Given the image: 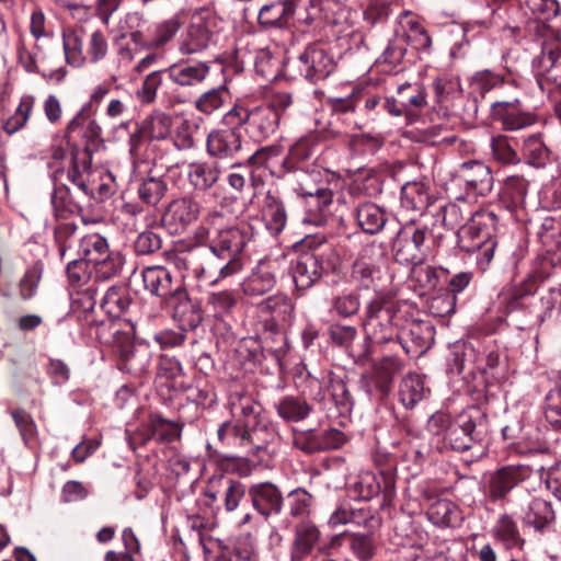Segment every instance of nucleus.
Instances as JSON below:
<instances>
[{
	"label": "nucleus",
	"instance_id": "8fccbe9b",
	"mask_svg": "<svg viewBox=\"0 0 561 561\" xmlns=\"http://www.w3.org/2000/svg\"><path fill=\"white\" fill-rule=\"evenodd\" d=\"M218 439L228 446L244 449L248 453L249 440L247 426L241 423L224 422L217 431Z\"/></svg>",
	"mask_w": 561,
	"mask_h": 561
},
{
	"label": "nucleus",
	"instance_id": "cd10ccee",
	"mask_svg": "<svg viewBox=\"0 0 561 561\" xmlns=\"http://www.w3.org/2000/svg\"><path fill=\"white\" fill-rule=\"evenodd\" d=\"M434 340L433 327L423 321L412 322L408 331H403L402 347L407 353L423 354Z\"/></svg>",
	"mask_w": 561,
	"mask_h": 561
},
{
	"label": "nucleus",
	"instance_id": "6e6d98bb",
	"mask_svg": "<svg viewBox=\"0 0 561 561\" xmlns=\"http://www.w3.org/2000/svg\"><path fill=\"white\" fill-rule=\"evenodd\" d=\"M490 147L495 161L502 164H517L520 162V158L511 145L508 137L504 135L493 136Z\"/></svg>",
	"mask_w": 561,
	"mask_h": 561
},
{
	"label": "nucleus",
	"instance_id": "49530a36",
	"mask_svg": "<svg viewBox=\"0 0 561 561\" xmlns=\"http://www.w3.org/2000/svg\"><path fill=\"white\" fill-rule=\"evenodd\" d=\"M539 66L548 81L561 85V49L559 46H543Z\"/></svg>",
	"mask_w": 561,
	"mask_h": 561
},
{
	"label": "nucleus",
	"instance_id": "393cba45",
	"mask_svg": "<svg viewBox=\"0 0 561 561\" xmlns=\"http://www.w3.org/2000/svg\"><path fill=\"white\" fill-rule=\"evenodd\" d=\"M317 386L318 392L313 394V399L323 402L327 400V392L330 394L335 405L350 408L352 405V396L347 389L345 381L337 375L329 373L324 381L325 391H322L320 382L314 379L311 387Z\"/></svg>",
	"mask_w": 561,
	"mask_h": 561
},
{
	"label": "nucleus",
	"instance_id": "4be33fe9",
	"mask_svg": "<svg viewBox=\"0 0 561 561\" xmlns=\"http://www.w3.org/2000/svg\"><path fill=\"white\" fill-rule=\"evenodd\" d=\"M221 167L216 161H196L187 167V180L197 192L209 191L220 179Z\"/></svg>",
	"mask_w": 561,
	"mask_h": 561
},
{
	"label": "nucleus",
	"instance_id": "4d7b16f0",
	"mask_svg": "<svg viewBox=\"0 0 561 561\" xmlns=\"http://www.w3.org/2000/svg\"><path fill=\"white\" fill-rule=\"evenodd\" d=\"M206 304L213 310L215 317L221 318L236 307L237 296L231 290L211 291Z\"/></svg>",
	"mask_w": 561,
	"mask_h": 561
},
{
	"label": "nucleus",
	"instance_id": "a18cd8bd",
	"mask_svg": "<svg viewBox=\"0 0 561 561\" xmlns=\"http://www.w3.org/2000/svg\"><path fill=\"white\" fill-rule=\"evenodd\" d=\"M229 91L225 85L213 88L196 99L195 108L205 115H211L220 110L229 101Z\"/></svg>",
	"mask_w": 561,
	"mask_h": 561
},
{
	"label": "nucleus",
	"instance_id": "a878e982",
	"mask_svg": "<svg viewBox=\"0 0 561 561\" xmlns=\"http://www.w3.org/2000/svg\"><path fill=\"white\" fill-rule=\"evenodd\" d=\"M320 539V530L310 522H302L296 526L295 538L290 551L293 561H304L311 554Z\"/></svg>",
	"mask_w": 561,
	"mask_h": 561
},
{
	"label": "nucleus",
	"instance_id": "79ce46f5",
	"mask_svg": "<svg viewBox=\"0 0 561 561\" xmlns=\"http://www.w3.org/2000/svg\"><path fill=\"white\" fill-rule=\"evenodd\" d=\"M168 192V183L162 176H147L138 185L140 201L148 206H157Z\"/></svg>",
	"mask_w": 561,
	"mask_h": 561
},
{
	"label": "nucleus",
	"instance_id": "c9c22d12",
	"mask_svg": "<svg viewBox=\"0 0 561 561\" xmlns=\"http://www.w3.org/2000/svg\"><path fill=\"white\" fill-rule=\"evenodd\" d=\"M93 264V278L95 282L108 280L117 276L124 265V257L117 251H107L106 254L94 259Z\"/></svg>",
	"mask_w": 561,
	"mask_h": 561
},
{
	"label": "nucleus",
	"instance_id": "603ef678",
	"mask_svg": "<svg viewBox=\"0 0 561 561\" xmlns=\"http://www.w3.org/2000/svg\"><path fill=\"white\" fill-rule=\"evenodd\" d=\"M55 240L58 244L59 255L61 259L71 256L76 253L80 238L77 237V226L72 222H64L55 229Z\"/></svg>",
	"mask_w": 561,
	"mask_h": 561
},
{
	"label": "nucleus",
	"instance_id": "72a5a7b5",
	"mask_svg": "<svg viewBox=\"0 0 561 561\" xmlns=\"http://www.w3.org/2000/svg\"><path fill=\"white\" fill-rule=\"evenodd\" d=\"M280 419L286 422H299L309 416L312 407L305 400L295 396H285L275 403Z\"/></svg>",
	"mask_w": 561,
	"mask_h": 561
},
{
	"label": "nucleus",
	"instance_id": "4c0bfd02",
	"mask_svg": "<svg viewBox=\"0 0 561 561\" xmlns=\"http://www.w3.org/2000/svg\"><path fill=\"white\" fill-rule=\"evenodd\" d=\"M430 205V194L425 184L407 183L401 190V206L408 210L422 213Z\"/></svg>",
	"mask_w": 561,
	"mask_h": 561
},
{
	"label": "nucleus",
	"instance_id": "b1692460",
	"mask_svg": "<svg viewBox=\"0 0 561 561\" xmlns=\"http://www.w3.org/2000/svg\"><path fill=\"white\" fill-rule=\"evenodd\" d=\"M209 69V66L203 61L180 62L170 66L165 72L173 83L180 87H194L208 77Z\"/></svg>",
	"mask_w": 561,
	"mask_h": 561
},
{
	"label": "nucleus",
	"instance_id": "e433bc0d",
	"mask_svg": "<svg viewBox=\"0 0 561 561\" xmlns=\"http://www.w3.org/2000/svg\"><path fill=\"white\" fill-rule=\"evenodd\" d=\"M257 309L263 314H271L276 321L287 322L291 319L294 306L288 296L275 294L259 302Z\"/></svg>",
	"mask_w": 561,
	"mask_h": 561
},
{
	"label": "nucleus",
	"instance_id": "864d4df0",
	"mask_svg": "<svg viewBox=\"0 0 561 561\" xmlns=\"http://www.w3.org/2000/svg\"><path fill=\"white\" fill-rule=\"evenodd\" d=\"M150 435L148 438H154L159 443H170L181 435V427L160 415H151L149 422Z\"/></svg>",
	"mask_w": 561,
	"mask_h": 561
},
{
	"label": "nucleus",
	"instance_id": "a211bd4d",
	"mask_svg": "<svg viewBox=\"0 0 561 561\" xmlns=\"http://www.w3.org/2000/svg\"><path fill=\"white\" fill-rule=\"evenodd\" d=\"M219 492H221L226 512L233 513L240 507V504L244 500L247 488L238 480L220 478L208 484L205 490V496L211 501H216Z\"/></svg>",
	"mask_w": 561,
	"mask_h": 561
},
{
	"label": "nucleus",
	"instance_id": "bf43d9fd",
	"mask_svg": "<svg viewBox=\"0 0 561 561\" xmlns=\"http://www.w3.org/2000/svg\"><path fill=\"white\" fill-rule=\"evenodd\" d=\"M50 199L56 217H64L67 213H72L77 208V203L65 184L55 183Z\"/></svg>",
	"mask_w": 561,
	"mask_h": 561
},
{
	"label": "nucleus",
	"instance_id": "e2e57ef3",
	"mask_svg": "<svg viewBox=\"0 0 561 561\" xmlns=\"http://www.w3.org/2000/svg\"><path fill=\"white\" fill-rule=\"evenodd\" d=\"M398 95L405 110L420 108L426 104V94L419 84L403 83L398 87Z\"/></svg>",
	"mask_w": 561,
	"mask_h": 561
},
{
	"label": "nucleus",
	"instance_id": "052dcab7",
	"mask_svg": "<svg viewBox=\"0 0 561 561\" xmlns=\"http://www.w3.org/2000/svg\"><path fill=\"white\" fill-rule=\"evenodd\" d=\"M68 257L70 259L67 265L68 279L72 286L80 288L93 277V271H89L91 263L79 256Z\"/></svg>",
	"mask_w": 561,
	"mask_h": 561
},
{
	"label": "nucleus",
	"instance_id": "0e129e2a",
	"mask_svg": "<svg viewBox=\"0 0 561 561\" xmlns=\"http://www.w3.org/2000/svg\"><path fill=\"white\" fill-rule=\"evenodd\" d=\"M181 23L176 16L170 18L159 24L154 28V34L150 38V46L159 48L170 42L178 31L180 30Z\"/></svg>",
	"mask_w": 561,
	"mask_h": 561
},
{
	"label": "nucleus",
	"instance_id": "6ab92c4d",
	"mask_svg": "<svg viewBox=\"0 0 561 561\" xmlns=\"http://www.w3.org/2000/svg\"><path fill=\"white\" fill-rule=\"evenodd\" d=\"M214 39L210 21L193 22L182 35L179 50L184 55L197 54L206 49Z\"/></svg>",
	"mask_w": 561,
	"mask_h": 561
},
{
	"label": "nucleus",
	"instance_id": "f3484780",
	"mask_svg": "<svg viewBox=\"0 0 561 561\" xmlns=\"http://www.w3.org/2000/svg\"><path fill=\"white\" fill-rule=\"evenodd\" d=\"M253 507L264 517L278 515L283 508V495L272 482H261L249 488Z\"/></svg>",
	"mask_w": 561,
	"mask_h": 561
},
{
	"label": "nucleus",
	"instance_id": "5701e85b",
	"mask_svg": "<svg viewBox=\"0 0 561 561\" xmlns=\"http://www.w3.org/2000/svg\"><path fill=\"white\" fill-rule=\"evenodd\" d=\"M520 518L525 526L541 531L554 522L556 514L551 503L540 497H534L522 508Z\"/></svg>",
	"mask_w": 561,
	"mask_h": 561
},
{
	"label": "nucleus",
	"instance_id": "9d476101",
	"mask_svg": "<svg viewBox=\"0 0 561 561\" xmlns=\"http://www.w3.org/2000/svg\"><path fill=\"white\" fill-rule=\"evenodd\" d=\"M454 178L466 186L468 192L486 196L493 188L494 179L489 165L479 160L465 161L454 171Z\"/></svg>",
	"mask_w": 561,
	"mask_h": 561
},
{
	"label": "nucleus",
	"instance_id": "2eb2a0df",
	"mask_svg": "<svg viewBox=\"0 0 561 561\" xmlns=\"http://www.w3.org/2000/svg\"><path fill=\"white\" fill-rule=\"evenodd\" d=\"M491 115L507 131H517L537 122L534 113L520 108L518 100L494 102L491 105Z\"/></svg>",
	"mask_w": 561,
	"mask_h": 561
},
{
	"label": "nucleus",
	"instance_id": "de8ad7c7",
	"mask_svg": "<svg viewBox=\"0 0 561 561\" xmlns=\"http://www.w3.org/2000/svg\"><path fill=\"white\" fill-rule=\"evenodd\" d=\"M131 299L125 288L111 287L101 301V308L111 317H119L127 311Z\"/></svg>",
	"mask_w": 561,
	"mask_h": 561
},
{
	"label": "nucleus",
	"instance_id": "4468645a",
	"mask_svg": "<svg viewBox=\"0 0 561 561\" xmlns=\"http://www.w3.org/2000/svg\"><path fill=\"white\" fill-rule=\"evenodd\" d=\"M386 261V250L380 243L365 245L359 257L354 262L351 277L354 282L368 287L378 276L380 266Z\"/></svg>",
	"mask_w": 561,
	"mask_h": 561
},
{
	"label": "nucleus",
	"instance_id": "0eeeda50",
	"mask_svg": "<svg viewBox=\"0 0 561 561\" xmlns=\"http://www.w3.org/2000/svg\"><path fill=\"white\" fill-rule=\"evenodd\" d=\"M310 178L304 175L298 182L296 192L305 198V216L302 222L313 226H322L328 220L329 207L333 201V193L328 187L309 190Z\"/></svg>",
	"mask_w": 561,
	"mask_h": 561
},
{
	"label": "nucleus",
	"instance_id": "3c124183",
	"mask_svg": "<svg viewBox=\"0 0 561 561\" xmlns=\"http://www.w3.org/2000/svg\"><path fill=\"white\" fill-rule=\"evenodd\" d=\"M62 39L66 61L73 67L82 66L85 61L82 30H71L64 33Z\"/></svg>",
	"mask_w": 561,
	"mask_h": 561
},
{
	"label": "nucleus",
	"instance_id": "ea45409f",
	"mask_svg": "<svg viewBox=\"0 0 561 561\" xmlns=\"http://www.w3.org/2000/svg\"><path fill=\"white\" fill-rule=\"evenodd\" d=\"M522 152L527 162L536 168L545 167L550 158V150L540 134L527 136L523 141Z\"/></svg>",
	"mask_w": 561,
	"mask_h": 561
},
{
	"label": "nucleus",
	"instance_id": "ddd939ff",
	"mask_svg": "<svg viewBox=\"0 0 561 561\" xmlns=\"http://www.w3.org/2000/svg\"><path fill=\"white\" fill-rule=\"evenodd\" d=\"M528 471L522 466H505L490 473L484 480V494L491 502L505 499V496L522 481Z\"/></svg>",
	"mask_w": 561,
	"mask_h": 561
},
{
	"label": "nucleus",
	"instance_id": "774afa93",
	"mask_svg": "<svg viewBox=\"0 0 561 561\" xmlns=\"http://www.w3.org/2000/svg\"><path fill=\"white\" fill-rule=\"evenodd\" d=\"M433 89L438 103L449 100L460 91L458 78L438 77L433 82Z\"/></svg>",
	"mask_w": 561,
	"mask_h": 561
},
{
	"label": "nucleus",
	"instance_id": "1a4fd4ad",
	"mask_svg": "<svg viewBox=\"0 0 561 561\" xmlns=\"http://www.w3.org/2000/svg\"><path fill=\"white\" fill-rule=\"evenodd\" d=\"M285 259L265 257L261 260L251 275L243 282L247 296H262L274 288L277 276L285 270Z\"/></svg>",
	"mask_w": 561,
	"mask_h": 561
},
{
	"label": "nucleus",
	"instance_id": "f704fd0d",
	"mask_svg": "<svg viewBox=\"0 0 561 561\" xmlns=\"http://www.w3.org/2000/svg\"><path fill=\"white\" fill-rule=\"evenodd\" d=\"M356 219L359 227L370 234L379 232L387 222L383 209L373 203L359 205L356 211Z\"/></svg>",
	"mask_w": 561,
	"mask_h": 561
},
{
	"label": "nucleus",
	"instance_id": "69168bd1",
	"mask_svg": "<svg viewBox=\"0 0 561 561\" xmlns=\"http://www.w3.org/2000/svg\"><path fill=\"white\" fill-rule=\"evenodd\" d=\"M545 417L556 430H561V389L553 388L546 394Z\"/></svg>",
	"mask_w": 561,
	"mask_h": 561
},
{
	"label": "nucleus",
	"instance_id": "13d9d810",
	"mask_svg": "<svg viewBox=\"0 0 561 561\" xmlns=\"http://www.w3.org/2000/svg\"><path fill=\"white\" fill-rule=\"evenodd\" d=\"M67 179L84 195L89 194L88 181L90 167L87 158L75 157L71 167L66 172Z\"/></svg>",
	"mask_w": 561,
	"mask_h": 561
},
{
	"label": "nucleus",
	"instance_id": "9b49d317",
	"mask_svg": "<svg viewBox=\"0 0 561 561\" xmlns=\"http://www.w3.org/2000/svg\"><path fill=\"white\" fill-rule=\"evenodd\" d=\"M201 209V204L192 197H179L167 206L162 224L171 233H182L198 219Z\"/></svg>",
	"mask_w": 561,
	"mask_h": 561
},
{
	"label": "nucleus",
	"instance_id": "39448f33",
	"mask_svg": "<svg viewBox=\"0 0 561 561\" xmlns=\"http://www.w3.org/2000/svg\"><path fill=\"white\" fill-rule=\"evenodd\" d=\"M393 316L392 307L382 297L371 299L366 306L363 321L366 339L375 345L393 342L398 336L392 323Z\"/></svg>",
	"mask_w": 561,
	"mask_h": 561
},
{
	"label": "nucleus",
	"instance_id": "20e7f679",
	"mask_svg": "<svg viewBox=\"0 0 561 561\" xmlns=\"http://www.w3.org/2000/svg\"><path fill=\"white\" fill-rule=\"evenodd\" d=\"M228 125L245 126V133L255 141L274 135L279 125V113L272 106L260 105L252 108L236 105L225 115Z\"/></svg>",
	"mask_w": 561,
	"mask_h": 561
},
{
	"label": "nucleus",
	"instance_id": "37998d69",
	"mask_svg": "<svg viewBox=\"0 0 561 561\" xmlns=\"http://www.w3.org/2000/svg\"><path fill=\"white\" fill-rule=\"evenodd\" d=\"M108 250V243L104 237L99 233H91L80 237L76 253H72L71 256H79L92 263L94 259L106 254Z\"/></svg>",
	"mask_w": 561,
	"mask_h": 561
},
{
	"label": "nucleus",
	"instance_id": "c03bdc74",
	"mask_svg": "<svg viewBox=\"0 0 561 561\" xmlns=\"http://www.w3.org/2000/svg\"><path fill=\"white\" fill-rule=\"evenodd\" d=\"M424 383L419 375L410 374L401 380L399 387V398L401 403L407 409H412L424 398Z\"/></svg>",
	"mask_w": 561,
	"mask_h": 561
},
{
	"label": "nucleus",
	"instance_id": "2f4dec72",
	"mask_svg": "<svg viewBox=\"0 0 561 561\" xmlns=\"http://www.w3.org/2000/svg\"><path fill=\"white\" fill-rule=\"evenodd\" d=\"M492 535L507 550L522 549L525 545V539L522 537L516 522L508 514L499 516L493 526Z\"/></svg>",
	"mask_w": 561,
	"mask_h": 561
},
{
	"label": "nucleus",
	"instance_id": "58836bf2",
	"mask_svg": "<svg viewBox=\"0 0 561 561\" xmlns=\"http://www.w3.org/2000/svg\"><path fill=\"white\" fill-rule=\"evenodd\" d=\"M428 519L436 526H454L459 519L458 507L449 500L438 499L427 508Z\"/></svg>",
	"mask_w": 561,
	"mask_h": 561
},
{
	"label": "nucleus",
	"instance_id": "412c9836",
	"mask_svg": "<svg viewBox=\"0 0 561 561\" xmlns=\"http://www.w3.org/2000/svg\"><path fill=\"white\" fill-rule=\"evenodd\" d=\"M480 438V432L472 417L461 414L457 422L447 428L445 440L457 451L468 450Z\"/></svg>",
	"mask_w": 561,
	"mask_h": 561
},
{
	"label": "nucleus",
	"instance_id": "f257e3e1",
	"mask_svg": "<svg viewBox=\"0 0 561 561\" xmlns=\"http://www.w3.org/2000/svg\"><path fill=\"white\" fill-rule=\"evenodd\" d=\"M145 288L154 296L161 297L174 310V317L183 327L197 328L203 321L201 309L193 305L186 291L180 286H173L171 273L162 266L146 267L141 272Z\"/></svg>",
	"mask_w": 561,
	"mask_h": 561
},
{
	"label": "nucleus",
	"instance_id": "c85d7f7f",
	"mask_svg": "<svg viewBox=\"0 0 561 561\" xmlns=\"http://www.w3.org/2000/svg\"><path fill=\"white\" fill-rule=\"evenodd\" d=\"M89 112V105H83L68 123L65 130V138L70 140L76 135L87 141H94L100 138L102 128L95 119L90 117Z\"/></svg>",
	"mask_w": 561,
	"mask_h": 561
},
{
	"label": "nucleus",
	"instance_id": "c756f323",
	"mask_svg": "<svg viewBox=\"0 0 561 561\" xmlns=\"http://www.w3.org/2000/svg\"><path fill=\"white\" fill-rule=\"evenodd\" d=\"M262 216L265 220L266 229L273 234H279L287 222V213L279 197L267 192L262 206Z\"/></svg>",
	"mask_w": 561,
	"mask_h": 561
},
{
	"label": "nucleus",
	"instance_id": "680f3d73",
	"mask_svg": "<svg viewBox=\"0 0 561 561\" xmlns=\"http://www.w3.org/2000/svg\"><path fill=\"white\" fill-rule=\"evenodd\" d=\"M289 514L293 517L308 516L312 505V495L302 488L290 491L287 495Z\"/></svg>",
	"mask_w": 561,
	"mask_h": 561
},
{
	"label": "nucleus",
	"instance_id": "09e8293b",
	"mask_svg": "<svg viewBox=\"0 0 561 561\" xmlns=\"http://www.w3.org/2000/svg\"><path fill=\"white\" fill-rule=\"evenodd\" d=\"M35 105V98L33 95H23L20 100V103L15 110V112L3 122L2 128L8 135H13L14 133L22 129L27 123L30 115Z\"/></svg>",
	"mask_w": 561,
	"mask_h": 561
},
{
	"label": "nucleus",
	"instance_id": "423d86ee",
	"mask_svg": "<svg viewBox=\"0 0 561 561\" xmlns=\"http://www.w3.org/2000/svg\"><path fill=\"white\" fill-rule=\"evenodd\" d=\"M428 229L412 222L402 227L393 241L392 250L400 264H419L424 259V247Z\"/></svg>",
	"mask_w": 561,
	"mask_h": 561
},
{
	"label": "nucleus",
	"instance_id": "5fc2aeb1",
	"mask_svg": "<svg viewBox=\"0 0 561 561\" xmlns=\"http://www.w3.org/2000/svg\"><path fill=\"white\" fill-rule=\"evenodd\" d=\"M134 324H129L126 330L119 329L116 325L111 328V345L124 360H128L134 354Z\"/></svg>",
	"mask_w": 561,
	"mask_h": 561
},
{
	"label": "nucleus",
	"instance_id": "bb28decb",
	"mask_svg": "<svg viewBox=\"0 0 561 561\" xmlns=\"http://www.w3.org/2000/svg\"><path fill=\"white\" fill-rule=\"evenodd\" d=\"M228 405L234 421L244 426L262 419L261 405L250 394L233 392Z\"/></svg>",
	"mask_w": 561,
	"mask_h": 561
},
{
	"label": "nucleus",
	"instance_id": "338daca9",
	"mask_svg": "<svg viewBox=\"0 0 561 561\" xmlns=\"http://www.w3.org/2000/svg\"><path fill=\"white\" fill-rule=\"evenodd\" d=\"M527 191L528 182L520 175H511L504 181L503 194L515 205L524 202Z\"/></svg>",
	"mask_w": 561,
	"mask_h": 561
},
{
	"label": "nucleus",
	"instance_id": "473e14b6",
	"mask_svg": "<svg viewBox=\"0 0 561 561\" xmlns=\"http://www.w3.org/2000/svg\"><path fill=\"white\" fill-rule=\"evenodd\" d=\"M202 255L209 256V253L205 248L192 245L187 250L174 254L173 263L178 268L192 270L195 277L202 278L209 270L215 267L213 259L208 260L205 265L198 263L197 259Z\"/></svg>",
	"mask_w": 561,
	"mask_h": 561
},
{
	"label": "nucleus",
	"instance_id": "7ed1b4c3",
	"mask_svg": "<svg viewBox=\"0 0 561 561\" xmlns=\"http://www.w3.org/2000/svg\"><path fill=\"white\" fill-rule=\"evenodd\" d=\"M497 217L488 210L476 211L458 230V245L468 253H478V264L485 268L497 245L494 239Z\"/></svg>",
	"mask_w": 561,
	"mask_h": 561
},
{
	"label": "nucleus",
	"instance_id": "dca6fc26",
	"mask_svg": "<svg viewBox=\"0 0 561 561\" xmlns=\"http://www.w3.org/2000/svg\"><path fill=\"white\" fill-rule=\"evenodd\" d=\"M229 128L216 129L208 134L206 140L207 152L220 159L231 158L242 148V137L238 128L230 125Z\"/></svg>",
	"mask_w": 561,
	"mask_h": 561
},
{
	"label": "nucleus",
	"instance_id": "a19ab883",
	"mask_svg": "<svg viewBox=\"0 0 561 561\" xmlns=\"http://www.w3.org/2000/svg\"><path fill=\"white\" fill-rule=\"evenodd\" d=\"M294 13L290 0H277L264 4L259 12V22L264 26H279L283 20Z\"/></svg>",
	"mask_w": 561,
	"mask_h": 561
},
{
	"label": "nucleus",
	"instance_id": "7c9ffc66",
	"mask_svg": "<svg viewBox=\"0 0 561 561\" xmlns=\"http://www.w3.org/2000/svg\"><path fill=\"white\" fill-rule=\"evenodd\" d=\"M245 426L248 430L249 454H256L257 451L265 449L278 437L275 425L263 417Z\"/></svg>",
	"mask_w": 561,
	"mask_h": 561
},
{
	"label": "nucleus",
	"instance_id": "6e6552de",
	"mask_svg": "<svg viewBox=\"0 0 561 561\" xmlns=\"http://www.w3.org/2000/svg\"><path fill=\"white\" fill-rule=\"evenodd\" d=\"M335 66L332 54L320 44L307 46L298 57V69L301 76L310 82L328 78L334 71Z\"/></svg>",
	"mask_w": 561,
	"mask_h": 561
},
{
	"label": "nucleus",
	"instance_id": "aec40b11",
	"mask_svg": "<svg viewBox=\"0 0 561 561\" xmlns=\"http://www.w3.org/2000/svg\"><path fill=\"white\" fill-rule=\"evenodd\" d=\"M403 368V362L396 356H385L374 365L370 381L379 399L390 392L394 376Z\"/></svg>",
	"mask_w": 561,
	"mask_h": 561
},
{
	"label": "nucleus",
	"instance_id": "f03ea898",
	"mask_svg": "<svg viewBox=\"0 0 561 561\" xmlns=\"http://www.w3.org/2000/svg\"><path fill=\"white\" fill-rule=\"evenodd\" d=\"M252 233L248 226H230L226 228H218L214 232L208 247L213 256L215 267H218V277L210 280V284H216L219 279L230 277L242 270L243 264L240 259V253L251 240Z\"/></svg>",
	"mask_w": 561,
	"mask_h": 561
},
{
	"label": "nucleus",
	"instance_id": "f8f14e48",
	"mask_svg": "<svg viewBox=\"0 0 561 561\" xmlns=\"http://www.w3.org/2000/svg\"><path fill=\"white\" fill-rule=\"evenodd\" d=\"M323 254L319 251H309L298 255L293 266V279L299 289L311 287L323 273L333 271L334 262H323Z\"/></svg>",
	"mask_w": 561,
	"mask_h": 561
}]
</instances>
